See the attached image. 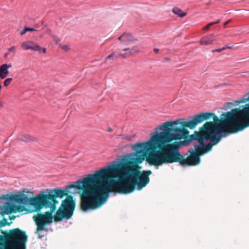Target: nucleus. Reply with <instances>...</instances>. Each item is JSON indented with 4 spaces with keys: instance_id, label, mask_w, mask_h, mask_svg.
Here are the masks:
<instances>
[{
    "instance_id": "obj_11",
    "label": "nucleus",
    "mask_w": 249,
    "mask_h": 249,
    "mask_svg": "<svg viewBox=\"0 0 249 249\" xmlns=\"http://www.w3.org/2000/svg\"><path fill=\"white\" fill-rule=\"evenodd\" d=\"M118 40L123 45H128L137 41V39L134 37L129 33H124L118 37Z\"/></svg>"
},
{
    "instance_id": "obj_1",
    "label": "nucleus",
    "mask_w": 249,
    "mask_h": 249,
    "mask_svg": "<svg viewBox=\"0 0 249 249\" xmlns=\"http://www.w3.org/2000/svg\"><path fill=\"white\" fill-rule=\"evenodd\" d=\"M249 101V92L235 102ZM186 121L166 122L153 133L158 148L155 164L178 162L182 166H196L200 157L210 151L222 138V132L235 133L249 126V104L223 113L219 119L214 113H201Z\"/></svg>"
},
{
    "instance_id": "obj_40",
    "label": "nucleus",
    "mask_w": 249,
    "mask_h": 249,
    "mask_svg": "<svg viewBox=\"0 0 249 249\" xmlns=\"http://www.w3.org/2000/svg\"><path fill=\"white\" fill-rule=\"evenodd\" d=\"M228 105H232V104L231 102H228Z\"/></svg>"
},
{
    "instance_id": "obj_2",
    "label": "nucleus",
    "mask_w": 249,
    "mask_h": 249,
    "mask_svg": "<svg viewBox=\"0 0 249 249\" xmlns=\"http://www.w3.org/2000/svg\"><path fill=\"white\" fill-rule=\"evenodd\" d=\"M135 151L133 158H124L123 160L126 166L125 168L128 175L132 177L136 183L137 189L141 190L149 182V176L152 174L150 170L141 172L139 164L145 160L150 165L158 166L161 164H155L154 161L158 158V149L154 134L149 140L144 142H139L132 145Z\"/></svg>"
},
{
    "instance_id": "obj_34",
    "label": "nucleus",
    "mask_w": 249,
    "mask_h": 249,
    "mask_svg": "<svg viewBox=\"0 0 249 249\" xmlns=\"http://www.w3.org/2000/svg\"><path fill=\"white\" fill-rule=\"evenodd\" d=\"M47 231H43L42 232V234H45V236L47 235Z\"/></svg>"
},
{
    "instance_id": "obj_26",
    "label": "nucleus",
    "mask_w": 249,
    "mask_h": 249,
    "mask_svg": "<svg viewBox=\"0 0 249 249\" xmlns=\"http://www.w3.org/2000/svg\"><path fill=\"white\" fill-rule=\"evenodd\" d=\"M26 32H27V31L25 30V27L22 31L20 32L19 34L21 36H22L24 34H25Z\"/></svg>"
},
{
    "instance_id": "obj_8",
    "label": "nucleus",
    "mask_w": 249,
    "mask_h": 249,
    "mask_svg": "<svg viewBox=\"0 0 249 249\" xmlns=\"http://www.w3.org/2000/svg\"><path fill=\"white\" fill-rule=\"evenodd\" d=\"M140 50L138 46H133L132 48H127L120 50L118 53L117 52H113L111 54L108 55L105 61V63L109 59L113 60L114 58L117 59L119 57L126 58L131 56L135 53H139Z\"/></svg>"
},
{
    "instance_id": "obj_36",
    "label": "nucleus",
    "mask_w": 249,
    "mask_h": 249,
    "mask_svg": "<svg viewBox=\"0 0 249 249\" xmlns=\"http://www.w3.org/2000/svg\"><path fill=\"white\" fill-rule=\"evenodd\" d=\"M209 26H211L212 25H214L215 24H214V22H212L209 23Z\"/></svg>"
},
{
    "instance_id": "obj_3",
    "label": "nucleus",
    "mask_w": 249,
    "mask_h": 249,
    "mask_svg": "<svg viewBox=\"0 0 249 249\" xmlns=\"http://www.w3.org/2000/svg\"><path fill=\"white\" fill-rule=\"evenodd\" d=\"M126 166L122 159L118 164L105 167L99 170V182L104 189L100 196L103 204L106 202L110 191L128 194L135 191L136 183L125 171Z\"/></svg>"
},
{
    "instance_id": "obj_10",
    "label": "nucleus",
    "mask_w": 249,
    "mask_h": 249,
    "mask_svg": "<svg viewBox=\"0 0 249 249\" xmlns=\"http://www.w3.org/2000/svg\"><path fill=\"white\" fill-rule=\"evenodd\" d=\"M23 210V207L21 206L16 205L10 202H7L5 204L3 214H10L12 213H16L17 211L22 212Z\"/></svg>"
},
{
    "instance_id": "obj_13",
    "label": "nucleus",
    "mask_w": 249,
    "mask_h": 249,
    "mask_svg": "<svg viewBox=\"0 0 249 249\" xmlns=\"http://www.w3.org/2000/svg\"><path fill=\"white\" fill-rule=\"evenodd\" d=\"M216 36L214 34H210L202 37L200 40L201 45H209L213 43L215 40Z\"/></svg>"
},
{
    "instance_id": "obj_7",
    "label": "nucleus",
    "mask_w": 249,
    "mask_h": 249,
    "mask_svg": "<svg viewBox=\"0 0 249 249\" xmlns=\"http://www.w3.org/2000/svg\"><path fill=\"white\" fill-rule=\"evenodd\" d=\"M49 202L51 204L50 207H48L46 205H43V207L50 208L51 209L50 212H46L45 214L38 213L37 215H35L33 217L34 220L37 226L36 233L38 235V237L39 239L45 236V234H42L43 231H48V230L45 228V226L52 223L53 217L52 213L56 209L55 204L58 203L55 198H54L53 200L49 199Z\"/></svg>"
},
{
    "instance_id": "obj_27",
    "label": "nucleus",
    "mask_w": 249,
    "mask_h": 249,
    "mask_svg": "<svg viewBox=\"0 0 249 249\" xmlns=\"http://www.w3.org/2000/svg\"><path fill=\"white\" fill-rule=\"evenodd\" d=\"M40 51H42L43 53H45L46 52V49L45 48H40ZM40 53L41 52H39Z\"/></svg>"
},
{
    "instance_id": "obj_9",
    "label": "nucleus",
    "mask_w": 249,
    "mask_h": 249,
    "mask_svg": "<svg viewBox=\"0 0 249 249\" xmlns=\"http://www.w3.org/2000/svg\"><path fill=\"white\" fill-rule=\"evenodd\" d=\"M76 206V200L71 195L63 200V219H69L72 216Z\"/></svg>"
},
{
    "instance_id": "obj_29",
    "label": "nucleus",
    "mask_w": 249,
    "mask_h": 249,
    "mask_svg": "<svg viewBox=\"0 0 249 249\" xmlns=\"http://www.w3.org/2000/svg\"><path fill=\"white\" fill-rule=\"evenodd\" d=\"M4 237L2 235H0V244L2 243V241H3Z\"/></svg>"
},
{
    "instance_id": "obj_17",
    "label": "nucleus",
    "mask_w": 249,
    "mask_h": 249,
    "mask_svg": "<svg viewBox=\"0 0 249 249\" xmlns=\"http://www.w3.org/2000/svg\"><path fill=\"white\" fill-rule=\"evenodd\" d=\"M173 12L180 17H183L186 15V13L185 12H183L178 7H174L172 10Z\"/></svg>"
},
{
    "instance_id": "obj_30",
    "label": "nucleus",
    "mask_w": 249,
    "mask_h": 249,
    "mask_svg": "<svg viewBox=\"0 0 249 249\" xmlns=\"http://www.w3.org/2000/svg\"><path fill=\"white\" fill-rule=\"evenodd\" d=\"M3 107V102L0 100V109Z\"/></svg>"
},
{
    "instance_id": "obj_24",
    "label": "nucleus",
    "mask_w": 249,
    "mask_h": 249,
    "mask_svg": "<svg viewBox=\"0 0 249 249\" xmlns=\"http://www.w3.org/2000/svg\"><path fill=\"white\" fill-rule=\"evenodd\" d=\"M71 50V47L69 45H65L63 46V51L67 52Z\"/></svg>"
},
{
    "instance_id": "obj_18",
    "label": "nucleus",
    "mask_w": 249,
    "mask_h": 249,
    "mask_svg": "<svg viewBox=\"0 0 249 249\" xmlns=\"http://www.w3.org/2000/svg\"><path fill=\"white\" fill-rule=\"evenodd\" d=\"M16 50V47L14 46H12L11 47L9 48L8 50V52L7 53H6L4 55V57L7 58L8 57V55L10 53L15 52Z\"/></svg>"
},
{
    "instance_id": "obj_39",
    "label": "nucleus",
    "mask_w": 249,
    "mask_h": 249,
    "mask_svg": "<svg viewBox=\"0 0 249 249\" xmlns=\"http://www.w3.org/2000/svg\"><path fill=\"white\" fill-rule=\"evenodd\" d=\"M165 60L166 61H170V58H165Z\"/></svg>"
},
{
    "instance_id": "obj_37",
    "label": "nucleus",
    "mask_w": 249,
    "mask_h": 249,
    "mask_svg": "<svg viewBox=\"0 0 249 249\" xmlns=\"http://www.w3.org/2000/svg\"><path fill=\"white\" fill-rule=\"evenodd\" d=\"M220 22V19H218L217 21H215L214 22V24H218L219 23V22Z\"/></svg>"
},
{
    "instance_id": "obj_35",
    "label": "nucleus",
    "mask_w": 249,
    "mask_h": 249,
    "mask_svg": "<svg viewBox=\"0 0 249 249\" xmlns=\"http://www.w3.org/2000/svg\"><path fill=\"white\" fill-rule=\"evenodd\" d=\"M231 21V20H229L227 21L226 22L224 23V26H226L227 24H228Z\"/></svg>"
},
{
    "instance_id": "obj_5",
    "label": "nucleus",
    "mask_w": 249,
    "mask_h": 249,
    "mask_svg": "<svg viewBox=\"0 0 249 249\" xmlns=\"http://www.w3.org/2000/svg\"><path fill=\"white\" fill-rule=\"evenodd\" d=\"M28 193L24 189L19 192L18 195H10V201L16 202L20 205H31L35 206L36 209H41L43 205L50 207L51 204L49 199L53 200L57 197L62 198V189H55L54 190L46 189L41 191L36 196L29 198L24 193Z\"/></svg>"
},
{
    "instance_id": "obj_23",
    "label": "nucleus",
    "mask_w": 249,
    "mask_h": 249,
    "mask_svg": "<svg viewBox=\"0 0 249 249\" xmlns=\"http://www.w3.org/2000/svg\"><path fill=\"white\" fill-rule=\"evenodd\" d=\"M128 136L124 135H119L117 136L118 139L124 140V139H127L128 138Z\"/></svg>"
},
{
    "instance_id": "obj_41",
    "label": "nucleus",
    "mask_w": 249,
    "mask_h": 249,
    "mask_svg": "<svg viewBox=\"0 0 249 249\" xmlns=\"http://www.w3.org/2000/svg\"><path fill=\"white\" fill-rule=\"evenodd\" d=\"M15 218V216H13L11 218H10L11 219H14Z\"/></svg>"
},
{
    "instance_id": "obj_15",
    "label": "nucleus",
    "mask_w": 249,
    "mask_h": 249,
    "mask_svg": "<svg viewBox=\"0 0 249 249\" xmlns=\"http://www.w3.org/2000/svg\"><path fill=\"white\" fill-rule=\"evenodd\" d=\"M18 140L26 142H35L37 140L36 138L32 137V136L28 135H23L20 136L18 138Z\"/></svg>"
},
{
    "instance_id": "obj_16",
    "label": "nucleus",
    "mask_w": 249,
    "mask_h": 249,
    "mask_svg": "<svg viewBox=\"0 0 249 249\" xmlns=\"http://www.w3.org/2000/svg\"><path fill=\"white\" fill-rule=\"evenodd\" d=\"M54 220L55 222L62 220V203L60 206L56 214L54 215Z\"/></svg>"
},
{
    "instance_id": "obj_12",
    "label": "nucleus",
    "mask_w": 249,
    "mask_h": 249,
    "mask_svg": "<svg viewBox=\"0 0 249 249\" xmlns=\"http://www.w3.org/2000/svg\"><path fill=\"white\" fill-rule=\"evenodd\" d=\"M21 47L24 50H32L34 51L40 52V46L33 41L23 42L21 43Z\"/></svg>"
},
{
    "instance_id": "obj_31",
    "label": "nucleus",
    "mask_w": 249,
    "mask_h": 249,
    "mask_svg": "<svg viewBox=\"0 0 249 249\" xmlns=\"http://www.w3.org/2000/svg\"><path fill=\"white\" fill-rule=\"evenodd\" d=\"M54 39L56 44H58L60 41V40L58 38H54Z\"/></svg>"
},
{
    "instance_id": "obj_21",
    "label": "nucleus",
    "mask_w": 249,
    "mask_h": 249,
    "mask_svg": "<svg viewBox=\"0 0 249 249\" xmlns=\"http://www.w3.org/2000/svg\"><path fill=\"white\" fill-rule=\"evenodd\" d=\"M10 196L8 194L0 196V199L10 200Z\"/></svg>"
},
{
    "instance_id": "obj_22",
    "label": "nucleus",
    "mask_w": 249,
    "mask_h": 249,
    "mask_svg": "<svg viewBox=\"0 0 249 249\" xmlns=\"http://www.w3.org/2000/svg\"><path fill=\"white\" fill-rule=\"evenodd\" d=\"M225 49H226V47H225V46H224V47H223V48H222L221 49H216V50H213L212 52L213 53H215V52L220 53L222 51L225 50Z\"/></svg>"
},
{
    "instance_id": "obj_38",
    "label": "nucleus",
    "mask_w": 249,
    "mask_h": 249,
    "mask_svg": "<svg viewBox=\"0 0 249 249\" xmlns=\"http://www.w3.org/2000/svg\"><path fill=\"white\" fill-rule=\"evenodd\" d=\"M108 132H112V128H110H110H109L108 129Z\"/></svg>"
},
{
    "instance_id": "obj_6",
    "label": "nucleus",
    "mask_w": 249,
    "mask_h": 249,
    "mask_svg": "<svg viewBox=\"0 0 249 249\" xmlns=\"http://www.w3.org/2000/svg\"><path fill=\"white\" fill-rule=\"evenodd\" d=\"M4 238L7 246L5 249L0 247V249H26L27 236L19 229L10 230L8 233L5 234Z\"/></svg>"
},
{
    "instance_id": "obj_25",
    "label": "nucleus",
    "mask_w": 249,
    "mask_h": 249,
    "mask_svg": "<svg viewBox=\"0 0 249 249\" xmlns=\"http://www.w3.org/2000/svg\"><path fill=\"white\" fill-rule=\"evenodd\" d=\"M25 30L27 31V32L36 31V30L33 28L26 27H25Z\"/></svg>"
},
{
    "instance_id": "obj_4",
    "label": "nucleus",
    "mask_w": 249,
    "mask_h": 249,
    "mask_svg": "<svg viewBox=\"0 0 249 249\" xmlns=\"http://www.w3.org/2000/svg\"><path fill=\"white\" fill-rule=\"evenodd\" d=\"M99 170L70 183L63 189V196L78 194L80 208L83 212L95 210L103 205L101 195L104 189L99 182Z\"/></svg>"
},
{
    "instance_id": "obj_32",
    "label": "nucleus",
    "mask_w": 249,
    "mask_h": 249,
    "mask_svg": "<svg viewBox=\"0 0 249 249\" xmlns=\"http://www.w3.org/2000/svg\"><path fill=\"white\" fill-rule=\"evenodd\" d=\"M225 47H226V49H232L231 46H228V45L225 46Z\"/></svg>"
},
{
    "instance_id": "obj_20",
    "label": "nucleus",
    "mask_w": 249,
    "mask_h": 249,
    "mask_svg": "<svg viewBox=\"0 0 249 249\" xmlns=\"http://www.w3.org/2000/svg\"><path fill=\"white\" fill-rule=\"evenodd\" d=\"M7 224L9 225L7 222V219L4 218L2 220H0V227H4Z\"/></svg>"
},
{
    "instance_id": "obj_33",
    "label": "nucleus",
    "mask_w": 249,
    "mask_h": 249,
    "mask_svg": "<svg viewBox=\"0 0 249 249\" xmlns=\"http://www.w3.org/2000/svg\"><path fill=\"white\" fill-rule=\"evenodd\" d=\"M154 52H155V53H157L159 52V50L158 49L155 48V49H154Z\"/></svg>"
},
{
    "instance_id": "obj_14",
    "label": "nucleus",
    "mask_w": 249,
    "mask_h": 249,
    "mask_svg": "<svg viewBox=\"0 0 249 249\" xmlns=\"http://www.w3.org/2000/svg\"><path fill=\"white\" fill-rule=\"evenodd\" d=\"M11 67L10 65L4 64L0 66V77L1 79H4L9 74L8 68Z\"/></svg>"
},
{
    "instance_id": "obj_28",
    "label": "nucleus",
    "mask_w": 249,
    "mask_h": 249,
    "mask_svg": "<svg viewBox=\"0 0 249 249\" xmlns=\"http://www.w3.org/2000/svg\"><path fill=\"white\" fill-rule=\"evenodd\" d=\"M210 27H211L210 26H209V24H208L207 25H206V26H205L204 28H203V30H208Z\"/></svg>"
},
{
    "instance_id": "obj_19",
    "label": "nucleus",
    "mask_w": 249,
    "mask_h": 249,
    "mask_svg": "<svg viewBox=\"0 0 249 249\" xmlns=\"http://www.w3.org/2000/svg\"><path fill=\"white\" fill-rule=\"evenodd\" d=\"M12 80V78H7L4 81V86H5V87H7V86H9Z\"/></svg>"
}]
</instances>
